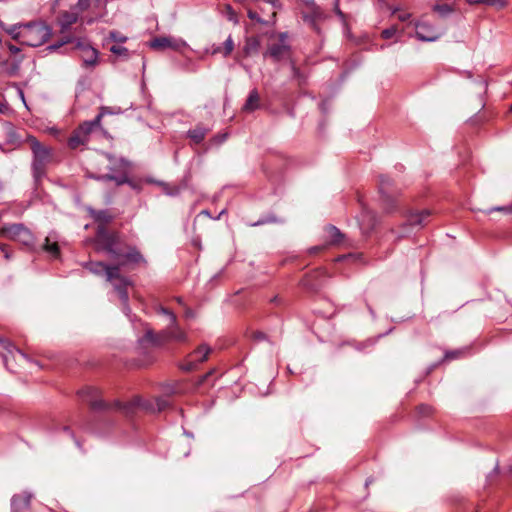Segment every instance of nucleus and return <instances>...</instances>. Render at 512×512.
<instances>
[{"label": "nucleus", "instance_id": "1", "mask_svg": "<svg viewBox=\"0 0 512 512\" xmlns=\"http://www.w3.org/2000/svg\"><path fill=\"white\" fill-rule=\"evenodd\" d=\"M7 32L13 39L31 47L43 45L51 36V28L41 21L15 25L9 28Z\"/></svg>", "mask_w": 512, "mask_h": 512}, {"label": "nucleus", "instance_id": "2", "mask_svg": "<svg viewBox=\"0 0 512 512\" xmlns=\"http://www.w3.org/2000/svg\"><path fill=\"white\" fill-rule=\"evenodd\" d=\"M28 142L34 154V175L38 178L44 173L45 166L51 161V149L41 145L34 137H29Z\"/></svg>", "mask_w": 512, "mask_h": 512}, {"label": "nucleus", "instance_id": "3", "mask_svg": "<svg viewBox=\"0 0 512 512\" xmlns=\"http://www.w3.org/2000/svg\"><path fill=\"white\" fill-rule=\"evenodd\" d=\"M160 312L166 315L169 320V325L161 333V337L163 338V340L186 342L187 334L177 325L175 314L164 307H160Z\"/></svg>", "mask_w": 512, "mask_h": 512}, {"label": "nucleus", "instance_id": "4", "mask_svg": "<svg viewBox=\"0 0 512 512\" xmlns=\"http://www.w3.org/2000/svg\"><path fill=\"white\" fill-rule=\"evenodd\" d=\"M102 113L97 115V117L89 122H84L80 127L74 132V134L69 139V146L73 149L77 148L79 145H82L86 142L87 136L89 133L96 127L100 126V121L102 118Z\"/></svg>", "mask_w": 512, "mask_h": 512}, {"label": "nucleus", "instance_id": "5", "mask_svg": "<svg viewBox=\"0 0 512 512\" xmlns=\"http://www.w3.org/2000/svg\"><path fill=\"white\" fill-rule=\"evenodd\" d=\"M0 235L23 243L24 245L31 244L33 237L31 233L21 224H13L5 226L0 230Z\"/></svg>", "mask_w": 512, "mask_h": 512}, {"label": "nucleus", "instance_id": "6", "mask_svg": "<svg viewBox=\"0 0 512 512\" xmlns=\"http://www.w3.org/2000/svg\"><path fill=\"white\" fill-rule=\"evenodd\" d=\"M107 0H78L77 8L81 12H89L93 15L88 22H92L95 18L102 16Z\"/></svg>", "mask_w": 512, "mask_h": 512}, {"label": "nucleus", "instance_id": "7", "mask_svg": "<svg viewBox=\"0 0 512 512\" xmlns=\"http://www.w3.org/2000/svg\"><path fill=\"white\" fill-rule=\"evenodd\" d=\"M415 28H416V37L420 41L433 42V41H436L441 36V33H439L436 29H434L426 21H418L415 24Z\"/></svg>", "mask_w": 512, "mask_h": 512}, {"label": "nucleus", "instance_id": "8", "mask_svg": "<svg viewBox=\"0 0 512 512\" xmlns=\"http://www.w3.org/2000/svg\"><path fill=\"white\" fill-rule=\"evenodd\" d=\"M287 35L285 33H281L279 35L278 41L276 43H271L268 47L265 56H270L274 60L278 61L285 57L288 52V45L286 43Z\"/></svg>", "mask_w": 512, "mask_h": 512}, {"label": "nucleus", "instance_id": "9", "mask_svg": "<svg viewBox=\"0 0 512 512\" xmlns=\"http://www.w3.org/2000/svg\"><path fill=\"white\" fill-rule=\"evenodd\" d=\"M186 43L179 39H174L171 37H159L155 38L150 42V47L153 49L163 50V49H173L180 50L182 47H185Z\"/></svg>", "mask_w": 512, "mask_h": 512}, {"label": "nucleus", "instance_id": "10", "mask_svg": "<svg viewBox=\"0 0 512 512\" xmlns=\"http://www.w3.org/2000/svg\"><path fill=\"white\" fill-rule=\"evenodd\" d=\"M81 57L85 65L94 66L97 63L98 52L93 47L84 45L81 47Z\"/></svg>", "mask_w": 512, "mask_h": 512}, {"label": "nucleus", "instance_id": "11", "mask_svg": "<svg viewBox=\"0 0 512 512\" xmlns=\"http://www.w3.org/2000/svg\"><path fill=\"white\" fill-rule=\"evenodd\" d=\"M78 19V13L73 11H65L58 17V23L62 30L68 29Z\"/></svg>", "mask_w": 512, "mask_h": 512}, {"label": "nucleus", "instance_id": "12", "mask_svg": "<svg viewBox=\"0 0 512 512\" xmlns=\"http://www.w3.org/2000/svg\"><path fill=\"white\" fill-rule=\"evenodd\" d=\"M97 242L105 246V248L109 251H112V246L116 242V237L114 235H109L105 230L101 227L97 233Z\"/></svg>", "mask_w": 512, "mask_h": 512}, {"label": "nucleus", "instance_id": "13", "mask_svg": "<svg viewBox=\"0 0 512 512\" xmlns=\"http://www.w3.org/2000/svg\"><path fill=\"white\" fill-rule=\"evenodd\" d=\"M430 216L429 210H422L419 212L411 213L408 217V222L412 226H423L426 219Z\"/></svg>", "mask_w": 512, "mask_h": 512}, {"label": "nucleus", "instance_id": "14", "mask_svg": "<svg viewBox=\"0 0 512 512\" xmlns=\"http://www.w3.org/2000/svg\"><path fill=\"white\" fill-rule=\"evenodd\" d=\"M260 47V41L255 37L247 38L243 48L245 56L252 55L258 51Z\"/></svg>", "mask_w": 512, "mask_h": 512}, {"label": "nucleus", "instance_id": "15", "mask_svg": "<svg viewBox=\"0 0 512 512\" xmlns=\"http://www.w3.org/2000/svg\"><path fill=\"white\" fill-rule=\"evenodd\" d=\"M30 502V496L23 494V495H16L12 498V508L16 511L21 510L24 507H27Z\"/></svg>", "mask_w": 512, "mask_h": 512}, {"label": "nucleus", "instance_id": "16", "mask_svg": "<svg viewBox=\"0 0 512 512\" xmlns=\"http://www.w3.org/2000/svg\"><path fill=\"white\" fill-rule=\"evenodd\" d=\"M326 233H327V242H329L330 244L340 243V241L342 239V234L339 231V229H337L334 226H329L326 229Z\"/></svg>", "mask_w": 512, "mask_h": 512}, {"label": "nucleus", "instance_id": "17", "mask_svg": "<svg viewBox=\"0 0 512 512\" xmlns=\"http://www.w3.org/2000/svg\"><path fill=\"white\" fill-rule=\"evenodd\" d=\"M259 101H260V98H259L258 93L256 91H252L249 94V97L244 105V110L254 111L255 109H257L259 107Z\"/></svg>", "mask_w": 512, "mask_h": 512}, {"label": "nucleus", "instance_id": "18", "mask_svg": "<svg viewBox=\"0 0 512 512\" xmlns=\"http://www.w3.org/2000/svg\"><path fill=\"white\" fill-rule=\"evenodd\" d=\"M97 267L101 268L102 270H104L106 276H107V279L109 281H112L114 279H118V278H121L120 275H119V268L118 267H110V266H107V265H104L103 263L99 262L97 264Z\"/></svg>", "mask_w": 512, "mask_h": 512}, {"label": "nucleus", "instance_id": "19", "mask_svg": "<svg viewBox=\"0 0 512 512\" xmlns=\"http://www.w3.org/2000/svg\"><path fill=\"white\" fill-rule=\"evenodd\" d=\"M234 50V41L233 39L231 38V36H229L225 42H224V47L223 49L221 47H217L215 48L212 53L213 54H216V53H222L225 57L230 55L232 53V51Z\"/></svg>", "mask_w": 512, "mask_h": 512}, {"label": "nucleus", "instance_id": "20", "mask_svg": "<svg viewBox=\"0 0 512 512\" xmlns=\"http://www.w3.org/2000/svg\"><path fill=\"white\" fill-rule=\"evenodd\" d=\"M44 250L54 258L58 257L59 255L58 244L55 241H51L50 237H46L45 239Z\"/></svg>", "mask_w": 512, "mask_h": 512}, {"label": "nucleus", "instance_id": "21", "mask_svg": "<svg viewBox=\"0 0 512 512\" xmlns=\"http://www.w3.org/2000/svg\"><path fill=\"white\" fill-rule=\"evenodd\" d=\"M209 353H210V348L207 347L206 345H201L194 351L193 356L198 357L197 358L198 362H203L207 359Z\"/></svg>", "mask_w": 512, "mask_h": 512}, {"label": "nucleus", "instance_id": "22", "mask_svg": "<svg viewBox=\"0 0 512 512\" xmlns=\"http://www.w3.org/2000/svg\"><path fill=\"white\" fill-rule=\"evenodd\" d=\"M125 258H126V262H131V263H136V264L144 261L142 255L136 250H131L130 252H128L125 255Z\"/></svg>", "mask_w": 512, "mask_h": 512}, {"label": "nucleus", "instance_id": "23", "mask_svg": "<svg viewBox=\"0 0 512 512\" xmlns=\"http://www.w3.org/2000/svg\"><path fill=\"white\" fill-rule=\"evenodd\" d=\"M205 131L202 129H194L190 131V137L196 142L199 143L204 139Z\"/></svg>", "mask_w": 512, "mask_h": 512}, {"label": "nucleus", "instance_id": "24", "mask_svg": "<svg viewBox=\"0 0 512 512\" xmlns=\"http://www.w3.org/2000/svg\"><path fill=\"white\" fill-rule=\"evenodd\" d=\"M92 215L97 221L100 222H109L111 220V217L105 211H92Z\"/></svg>", "mask_w": 512, "mask_h": 512}, {"label": "nucleus", "instance_id": "25", "mask_svg": "<svg viewBox=\"0 0 512 512\" xmlns=\"http://www.w3.org/2000/svg\"><path fill=\"white\" fill-rule=\"evenodd\" d=\"M474 3H483V4L490 5V6H498V7L504 6L503 0H475Z\"/></svg>", "mask_w": 512, "mask_h": 512}, {"label": "nucleus", "instance_id": "26", "mask_svg": "<svg viewBox=\"0 0 512 512\" xmlns=\"http://www.w3.org/2000/svg\"><path fill=\"white\" fill-rule=\"evenodd\" d=\"M397 33V28L392 26L382 31L381 36L384 39L392 38Z\"/></svg>", "mask_w": 512, "mask_h": 512}, {"label": "nucleus", "instance_id": "27", "mask_svg": "<svg viewBox=\"0 0 512 512\" xmlns=\"http://www.w3.org/2000/svg\"><path fill=\"white\" fill-rule=\"evenodd\" d=\"M110 51L117 55H124L127 52V49L122 46L114 45L110 48Z\"/></svg>", "mask_w": 512, "mask_h": 512}, {"label": "nucleus", "instance_id": "28", "mask_svg": "<svg viewBox=\"0 0 512 512\" xmlns=\"http://www.w3.org/2000/svg\"><path fill=\"white\" fill-rule=\"evenodd\" d=\"M110 37H111V39H113L114 41H117V42H125L127 40V38L125 36L121 35L118 32H111Z\"/></svg>", "mask_w": 512, "mask_h": 512}, {"label": "nucleus", "instance_id": "29", "mask_svg": "<svg viewBox=\"0 0 512 512\" xmlns=\"http://www.w3.org/2000/svg\"><path fill=\"white\" fill-rule=\"evenodd\" d=\"M103 178L108 179V180H114L117 185L123 184L127 181L125 176L117 178V177H114L111 175H106Z\"/></svg>", "mask_w": 512, "mask_h": 512}, {"label": "nucleus", "instance_id": "30", "mask_svg": "<svg viewBox=\"0 0 512 512\" xmlns=\"http://www.w3.org/2000/svg\"><path fill=\"white\" fill-rule=\"evenodd\" d=\"M434 10L441 14H446L451 11L448 5H437L434 7Z\"/></svg>", "mask_w": 512, "mask_h": 512}, {"label": "nucleus", "instance_id": "31", "mask_svg": "<svg viewBox=\"0 0 512 512\" xmlns=\"http://www.w3.org/2000/svg\"><path fill=\"white\" fill-rule=\"evenodd\" d=\"M390 182L388 177H381L380 178V192L384 193L385 186L388 185Z\"/></svg>", "mask_w": 512, "mask_h": 512}, {"label": "nucleus", "instance_id": "32", "mask_svg": "<svg viewBox=\"0 0 512 512\" xmlns=\"http://www.w3.org/2000/svg\"><path fill=\"white\" fill-rule=\"evenodd\" d=\"M118 292H119V296H120L121 300L123 301L124 304H126V302L128 300L127 292L125 291V289H122V288H119Z\"/></svg>", "mask_w": 512, "mask_h": 512}, {"label": "nucleus", "instance_id": "33", "mask_svg": "<svg viewBox=\"0 0 512 512\" xmlns=\"http://www.w3.org/2000/svg\"><path fill=\"white\" fill-rule=\"evenodd\" d=\"M492 211H504V212H507V213H512V206H508V207H495V208H492L489 212H492Z\"/></svg>", "mask_w": 512, "mask_h": 512}, {"label": "nucleus", "instance_id": "34", "mask_svg": "<svg viewBox=\"0 0 512 512\" xmlns=\"http://www.w3.org/2000/svg\"><path fill=\"white\" fill-rule=\"evenodd\" d=\"M398 19L400 21H406L407 19H409L410 17V14L406 13V12H400L398 15H397Z\"/></svg>", "mask_w": 512, "mask_h": 512}, {"label": "nucleus", "instance_id": "35", "mask_svg": "<svg viewBox=\"0 0 512 512\" xmlns=\"http://www.w3.org/2000/svg\"><path fill=\"white\" fill-rule=\"evenodd\" d=\"M97 264L98 263L91 264V271L93 273H96V274L104 272V270H102L101 268L97 267Z\"/></svg>", "mask_w": 512, "mask_h": 512}, {"label": "nucleus", "instance_id": "36", "mask_svg": "<svg viewBox=\"0 0 512 512\" xmlns=\"http://www.w3.org/2000/svg\"><path fill=\"white\" fill-rule=\"evenodd\" d=\"M156 404H157V410L158 411L163 410L166 407V405H167L166 401H164V400H157Z\"/></svg>", "mask_w": 512, "mask_h": 512}, {"label": "nucleus", "instance_id": "37", "mask_svg": "<svg viewBox=\"0 0 512 512\" xmlns=\"http://www.w3.org/2000/svg\"><path fill=\"white\" fill-rule=\"evenodd\" d=\"M248 17L252 20H256V21H259L261 22V19L258 17L257 13L253 12V11H249L248 12Z\"/></svg>", "mask_w": 512, "mask_h": 512}, {"label": "nucleus", "instance_id": "38", "mask_svg": "<svg viewBox=\"0 0 512 512\" xmlns=\"http://www.w3.org/2000/svg\"><path fill=\"white\" fill-rule=\"evenodd\" d=\"M8 49H9V51H10L12 54H16V53H18V52L20 51V49H19L17 46L12 45V44H9V45H8Z\"/></svg>", "mask_w": 512, "mask_h": 512}, {"label": "nucleus", "instance_id": "39", "mask_svg": "<svg viewBox=\"0 0 512 512\" xmlns=\"http://www.w3.org/2000/svg\"><path fill=\"white\" fill-rule=\"evenodd\" d=\"M0 249L1 251L4 253V257L6 259H8L10 256H9V253H8V250H7V247L5 245H0Z\"/></svg>", "mask_w": 512, "mask_h": 512}, {"label": "nucleus", "instance_id": "40", "mask_svg": "<svg viewBox=\"0 0 512 512\" xmlns=\"http://www.w3.org/2000/svg\"><path fill=\"white\" fill-rule=\"evenodd\" d=\"M16 354H17L19 357H21V358H25V355H24L22 352H20L19 350H16Z\"/></svg>", "mask_w": 512, "mask_h": 512}, {"label": "nucleus", "instance_id": "41", "mask_svg": "<svg viewBox=\"0 0 512 512\" xmlns=\"http://www.w3.org/2000/svg\"><path fill=\"white\" fill-rule=\"evenodd\" d=\"M64 42L60 43L59 45H53V46H50L49 48L50 49H57L58 47H60L61 45H63Z\"/></svg>", "mask_w": 512, "mask_h": 512}, {"label": "nucleus", "instance_id": "42", "mask_svg": "<svg viewBox=\"0 0 512 512\" xmlns=\"http://www.w3.org/2000/svg\"><path fill=\"white\" fill-rule=\"evenodd\" d=\"M321 250V247H314L311 249V252H316V251H319Z\"/></svg>", "mask_w": 512, "mask_h": 512}, {"label": "nucleus", "instance_id": "43", "mask_svg": "<svg viewBox=\"0 0 512 512\" xmlns=\"http://www.w3.org/2000/svg\"><path fill=\"white\" fill-rule=\"evenodd\" d=\"M193 368V363H190L185 369L186 370H191Z\"/></svg>", "mask_w": 512, "mask_h": 512}, {"label": "nucleus", "instance_id": "44", "mask_svg": "<svg viewBox=\"0 0 512 512\" xmlns=\"http://www.w3.org/2000/svg\"><path fill=\"white\" fill-rule=\"evenodd\" d=\"M209 375H210V373H208V374L204 375V376H203V378H202V380H201V382H203V381H204V380H205Z\"/></svg>", "mask_w": 512, "mask_h": 512}, {"label": "nucleus", "instance_id": "45", "mask_svg": "<svg viewBox=\"0 0 512 512\" xmlns=\"http://www.w3.org/2000/svg\"><path fill=\"white\" fill-rule=\"evenodd\" d=\"M121 281H122L123 283H126L125 278H121Z\"/></svg>", "mask_w": 512, "mask_h": 512}, {"label": "nucleus", "instance_id": "46", "mask_svg": "<svg viewBox=\"0 0 512 512\" xmlns=\"http://www.w3.org/2000/svg\"><path fill=\"white\" fill-rule=\"evenodd\" d=\"M0 27H3V23L0 21Z\"/></svg>", "mask_w": 512, "mask_h": 512}]
</instances>
